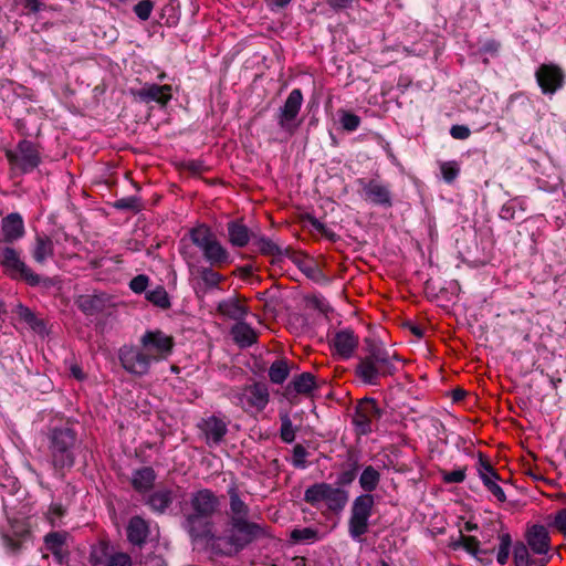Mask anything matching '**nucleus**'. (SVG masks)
<instances>
[{
    "label": "nucleus",
    "mask_w": 566,
    "mask_h": 566,
    "mask_svg": "<svg viewBox=\"0 0 566 566\" xmlns=\"http://www.w3.org/2000/svg\"><path fill=\"white\" fill-rule=\"evenodd\" d=\"M25 233L24 222L18 212L9 213L1 221L0 233V265L6 275L12 280L24 281L30 286L43 285L50 287L53 280L41 277L22 260L20 252L8 245L23 238Z\"/></svg>",
    "instance_id": "f257e3e1"
},
{
    "label": "nucleus",
    "mask_w": 566,
    "mask_h": 566,
    "mask_svg": "<svg viewBox=\"0 0 566 566\" xmlns=\"http://www.w3.org/2000/svg\"><path fill=\"white\" fill-rule=\"evenodd\" d=\"M399 360V356L390 353L381 340L366 337L354 374L364 385L377 386L381 379L398 371L396 363Z\"/></svg>",
    "instance_id": "f03ea898"
},
{
    "label": "nucleus",
    "mask_w": 566,
    "mask_h": 566,
    "mask_svg": "<svg viewBox=\"0 0 566 566\" xmlns=\"http://www.w3.org/2000/svg\"><path fill=\"white\" fill-rule=\"evenodd\" d=\"M266 528L249 520H228L222 535H219L213 552L222 556H235L252 543L268 537Z\"/></svg>",
    "instance_id": "7ed1b4c3"
},
{
    "label": "nucleus",
    "mask_w": 566,
    "mask_h": 566,
    "mask_svg": "<svg viewBox=\"0 0 566 566\" xmlns=\"http://www.w3.org/2000/svg\"><path fill=\"white\" fill-rule=\"evenodd\" d=\"M51 464L56 472L71 469L75 463L78 446L77 432L69 423L51 426L45 433Z\"/></svg>",
    "instance_id": "20e7f679"
},
{
    "label": "nucleus",
    "mask_w": 566,
    "mask_h": 566,
    "mask_svg": "<svg viewBox=\"0 0 566 566\" xmlns=\"http://www.w3.org/2000/svg\"><path fill=\"white\" fill-rule=\"evenodd\" d=\"M348 499V491L326 482L314 483L304 492L306 503L313 507H319L322 503H325L327 509L334 513L342 512Z\"/></svg>",
    "instance_id": "39448f33"
},
{
    "label": "nucleus",
    "mask_w": 566,
    "mask_h": 566,
    "mask_svg": "<svg viewBox=\"0 0 566 566\" xmlns=\"http://www.w3.org/2000/svg\"><path fill=\"white\" fill-rule=\"evenodd\" d=\"M181 527L188 534L193 545L210 546L213 551L218 534L212 517L184 512Z\"/></svg>",
    "instance_id": "423d86ee"
},
{
    "label": "nucleus",
    "mask_w": 566,
    "mask_h": 566,
    "mask_svg": "<svg viewBox=\"0 0 566 566\" xmlns=\"http://www.w3.org/2000/svg\"><path fill=\"white\" fill-rule=\"evenodd\" d=\"M374 505L373 494H360L353 501L348 520V533L353 539L360 541L361 536L368 532Z\"/></svg>",
    "instance_id": "0eeeda50"
},
{
    "label": "nucleus",
    "mask_w": 566,
    "mask_h": 566,
    "mask_svg": "<svg viewBox=\"0 0 566 566\" xmlns=\"http://www.w3.org/2000/svg\"><path fill=\"white\" fill-rule=\"evenodd\" d=\"M6 157L11 169L20 174H29L41 164L38 146L28 139L20 140L15 149L7 150Z\"/></svg>",
    "instance_id": "6e6552de"
},
{
    "label": "nucleus",
    "mask_w": 566,
    "mask_h": 566,
    "mask_svg": "<svg viewBox=\"0 0 566 566\" xmlns=\"http://www.w3.org/2000/svg\"><path fill=\"white\" fill-rule=\"evenodd\" d=\"M303 104V93L300 88H294L289 94L283 106L279 108L276 120L282 132L293 136L300 128L302 120L298 114Z\"/></svg>",
    "instance_id": "1a4fd4ad"
},
{
    "label": "nucleus",
    "mask_w": 566,
    "mask_h": 566,
    "mask_svg": "<svg viewBox=\"0 0 566 566\" xmlns=\"http://www.w3.org/2000/svg\"><path fill=\"white\" fill-rule=\"evenodd\" d=\"M118 358L123 368L135 376H144L148 374L150 365L155 361L151 354L139 346H123L119 348Z\"/></svg>",
    "instance_id": "9d476101"
},
{
    "label": "nucleus",
    "mask_w": 566,
    "mask_h": 566,
    "mask_svg": "<svg viewBox=\"0 0 566 566\" xmlns=\"http://www.w3.org/2000/svg\"><path fill=\"white\" fill-rule=\"evenodd\" d=\"M357 185L363 191L364 199L374 206L389 209L394 206L392 191L389 184H385L378 177L358 178Z\"/></svg>",
    "instance_id": "9b49d317"
},
{
    "label": "nucleus",
    "mask_w": 566,
    "mask_h": 566,
    "mask_svg": "<svg viewBox=\"0 0 566 566\" xmlns=\"http://www.w3.org/2000/svg\"><path fill=\"white\" fill-rule=\"evenodd\" d=\"M382 409L377 405L374 398H363L355 407L353 423L359 434H369L373 431L371 423L382 417Z\"/></svg>",
    "instance_id": "f8f14e48"
},
{
    "label": "nucleus",
    "mask_w": 566,
    "mask_h": 566,
    "mask_svg": "<svg viewBox=\"0 0 566 566\" xmlns=\"http://www.w3.org/2000/svg\"><path fill=\"white\" fill-rule=\"evenodd\" d=\"M140 345L151 354L155 361L166 359L172 352L175 340L172 336L160 329L147 331L140 338Z\"/></svg>",
    "instance_id": "ddd939ff"
},
{
    "label": "nucleus",
    "mask_w": 566,
    "mask_h": 566,
    "mask_svg": "<svg viewBox=\"0 0 566 566\" xmlns=\"http://www.w3.org/2000/svg\"><path fill=\"white\" fill-rule=\"evenodd\" d=\"M186 512L212 517L221 507L220 497L210 489H200L192 492L189 497Z\"/></svg>",
    "instance_id": "4468645a"
},
{
    "label": "nucleus",
    "mask_w": 566,
    "mask_h": 566,
    "mask_svg": "<svg viewBox=\"0 0 566 566\" xmlns=\"http://www.w3.org/2000/svg\"><path fill=\"white\" fill-rule=\"evenodd\" d=\"M535 77L541 91L545 95H553L564 86L565 73L560 66L553 63H544L538 66Z\"/></svg>",
    "instance_id": "2eb2a0df"
},
{
    "label": "nucleus",
    "mask_w": 566,
    "mask_h": 566,
    "mask_svg": "<svg viewBox=\"0 0 566 566\" xmlns=\"http://www.w3.org/2000/svg\"><path fill=\"white\" fill-rule=\"evenodd\" d=\"M270 394L268 386L264 382H254L248 385L242 389V392L238 396L239 403L248 409H255L262 411L269 403Z\"/></svg>",
    "instance_id": "dca6fc26"
},
{
    "label": "nucleus",
    "mask_w": 566,
    "mask_h": 566,
    "mask_svg": "<svg viewBox=\"0 0 566 566\" xmlns=\"http://www.w3.org/2000/svg\"><path fill=\"white\" fill-rule=\"evenodd\" d=\"M358 345L359 338L350 328L337 331L331 339L334 354L343 360L352 358Z\"/></svg>",
    "instance_id": "f3484780"
},
{
    "label": "nucleus",
    "mask_w": 566,
    "mask_h": 566,
    "mask_svg": "<svg viewBox=\"0 0 566 566\" xmlns=\"http://www.w3.org/2000/svg\"><path fill=\"white\" fill-rule=\"evenodd\" d=\"M69 533L64 531L50 532L44 536V546L49 551L54 560L60 565H67L70 560V552L66 545Z\"/></svg>",
    "instance_id": "a211bd4d"
},
{
    "label": "nucleus",
    "mask_w": 566,
    "mask_h": 566,
    "mask_svg": "<svg viewBox=\"0 0 566 566\" xmlns=\"http://www.w3.org/2000/svg\"><path fill=\"white\" fill-rule=\"evenodd\" d=\"M449 547L453 551H458L460 548L464 549L468 554L472 555L476 560L483 563L484 565H491L492 559L489 557H483L484 555H490L494 552V549H483L480 547V541L475 536L464 535L461 531L457 539H452L449 544Z\"/></svg>",
    "instance_id": "6ab92c4d"
},
{
    "label": "nucleus",
    "mask_w": 566,
    "mask_h": 566,
    "mask_svg": "<svg viewBox=\"0 0 566 566\" xmlns=\"http://www.w3.org/2000/svg\"><path fill=\"white\" fill-rule=\"evenodd\" d=\"M134 95L144 103L156 102L161 106L167 105V103L171 99V86L168 84L158 85V84H145L138 91L134 93Z\"/></svg>",
    "instance_id": "aec40b11"
},
{
    "label": "nucleus",
    "mask_w": 566,
    "mask_h": 566,
    "mask_svg": "<svg viewBox=\"0 0 566 566\" xmlns=\"http://www.w3.org/2000/svg\"><path fill=\"white\" fill-rule=\"evenodd\" d=\"M316 387V377L312 373H302L285 387L284 397L292 401L297 395H311Z\"/></svg>",
    "instance_id": "412c9836"
},
{
    "label": "nucleus",
    "mask_w": 566,
    "mask_h": 566,
    "mask_svg": "<svg viewBox=\"0 0 566 566\" xmlns=\"http://www.w3.org/2000/svg\"><path fill=\"white\" fill-rule=\"evenodd\" d=\"M229 496V511L227 512L228 520H249L250 507L245 503L242 493L235 483L228 488Z\"/></svg>",
    "instance_id": "4be33fe9"
},
{
    "label": "nucleus",
    "mask_w": 566,
    "mask_h": 566,
    "mask_svg": "<svg viewBox=\"0 0 566 566\" xmlns=\"http://www.w3.org/2000/svg\"><path fill=\"white\" fill-rule=\"evenodd\" d=\"M199 428L205 433L207 442L213 444H219L228 432L227 422L217 416L202 419Z\"/></svg>",
    "instance_id": "5701e85b"
},
{
    "label": "nucleus",
    "mask_w": 566,
    "mask_h": 566,
    "mask_svg": "<svg viewBox=\"0 0 566 566\" xmlns=\"http://www.w3.org/2000/svg\"><path fill=\"white\" fill-rule=\"evenodd\" d=\"M526 545L534 554H546L551 548L548 531L543 525H533L526 533Z\"/></svg>",
    "instance_id": "b1692460"
},
{
    "label": "nucleus",
    "mask_w": 566,
    "mask_h": 566,
    "mask_svg": "<svg viewBox=\"0 0 566 566\" xmlns=\"http://www.w3.org/2000/svg\"><path fill=\"white\" fill-rule=\"evenodd\" d=\"M149 532L148 523L143 517L135 515L129 520L126 527L127 541L133 546L142 548L147 542Z\"/></svg>",
    "instance_id": "393cba45"
},
{
    "label": "nucleus",
    "mask_w": 566,
    "mask_h": 566,
    "mask_svg": "<svg viewBox=\"0 0 566 566\" xmlns=\"http://www.w3.org/2000/svg\"><path fill=\"white\" fill-rule=\"evenodd\" d=\"M229 242L234 248H244L255 238V233L242 222V220H232L227 224Z\"/></svg>",
    "instance_id": "a878e982"
},
{
    "label": "nucleus",
    "mask_w": 566,
    "mask_h": 566,
    "mask_svg": "<svg viewBox=\"0 0 566 566\" xmlns=\"http://www.w3.org/2000/svg\"><path fill=\"white\" fill-rule=\"evenodd\" d=\"M33 260L39 264H44L48 259L54 255V244L52 239L44 233H36L31 249Z\"/></svg>",
    "instance_id": "bb28decb"
},
{
    "label": "nucleus",
    "mask_w": 566,
    "mask_h": 566,
    "mask_svg": "<svg viewBox=\"0 0 566 566\" xmlns=\"http://www.w3.org/2000/svg\"><path fill=\"white\" fill-rule=\"evenodd\" d=\"M360 469L359 458L355 452L349 451L343 470L338 473L335 485L343 489L350 485L357 478Z\"/></svg>",
    "instance_id": "cd10ccee"
},
{
    "label": "nucleus",
    "mask_w": 566,
    "mask_h": 566,
    "mask_svg": "<svg viewBox=\"0 0 566 566\" xmlns=\"http://www.w3.org/2000/svg\"><path fill=\"white\" fill-rule=\"evenodd\" d=\"M174 492L169 489H158L155 492L150 493L146 500V504L150 507V510L158 514H164L167 509L174 502Z\"/></svg>",
    "instance_id": "c85d7f7f"
},
{
    "label": "nucleus",
    "mask_w": 566,
    "mask_h": 566,
    "mask_svg": "<svg viewBox=\"0 0 566 566\" xmlns=\"http://www.w3.org/2000/svg\"><path fill=\"white\" fill-rule=\"evenodd\" d=\"M207 262L214 266H221L230 262V254L227 249L216 238L202 251Z\"/></svg>",
    "instance_id": "c756f323"
},
{
    "label": "nucleus",
    "mask_w": 566,
    "mask_h": 566,
    "mask_svg": "<svg viewBox=\"0 0 566 566\" xmlns=\"http://www.w3.org/2000/svg\"><path fill=\"white\" fill-rule=\"evenodd\" d=\"M106 295L105 294H93V295H81L76 304L78 308L86 315H96L102 313L106 307Z\"/></svg>",
    "instance_id": "7c9ffc66"
},
{
    "label": "nucleus",
    "mask_w": 566,
    "mask_h": 566,
    "mask_svg": "<svg viewBox=\"0 0 566 566\" xmlns=\"http://www.w3.org/2000/svg\"><path fill=\"white\" fill-rule=\"evenodd\" d=\"M30 535L29 530H27L23 525L13 526L11 533H6L2 535V544L6 549L11 554H17L20 552L22 547L23 541Z\"/></svg>",
    "instance_id": "2f4dec72"
},
{
    "label": "nucleus",
    "mask_w": 566,
    "mask_h": 566,
    "mask_svg": "<svg viewBox=\"0 0 566 566\" xmlns=\"http://www.w3.org/2000/svg\"><path fill=\"white\" fill-rule=\"evenodd\" d=\"M14 313L20 321L24 322L35 333L44 334L46 332L45 322L42 318H39L31 308L22 303H19L15 306Z\"/></svg>",
    "instance_id": "473e14b6"
},
{
    "label": "nucleus",
    "mask_w": 566,
    "mask_h": 566,
    "mask_svg": "<svg viewBox=\"0 0 566 566\" xmlns=\"http://www.w3.org/2000/svg\"><path fill=\"white\" fill-rule=\"evenodd\" d=\"M156 473L150 467H143L133 472L132 485L137 492L149 491L155 483Z\"/></svg>",
    "instance_id": "72a5a7b5"
},
{
    "label": "nucleus",
    "mask_w": 566,
    "mask_h": 566,
    "mask_svg": "<svg viewBox=\"0 0 566 566\" xmlns=\"http://www.w3.org/2000/svg\"><path fill=\"white\" fill-rule=\"evenodd\" d=\"M253 245H255L263 255L292 258V249L290 247L282 249L266 237H258L255 234Z\"/></svg>",
    "instance_id": "f704fd0d"
},
{
    "label": "nucleus",
    "mask_w": 566,
    "mask_h": 566,
    "mask_svg": "<svg viewBox=\"0 0 566 566\" xmlns=\"http://www.w3.org/2000/svg\"><path fill=\"white\" fill-rule=\"evenodd\" d=\"M113 552L111 543L101 539L97 544L91 546L88 562L92 566H105Z\"/></svg>",
    "instance_id": "c9c22d12"
},
{
    "label": "nucleus",
    "mask_w": 566,
    "mask_h": 566,
    "mask_svg": "<svg viewBox=\"0 0 566 566\" xmlns=\"http://www.w3.org/2000/svg\"><path fill=\"white\" fill-rule=\"evenodd\" d=\"M218 312L234 321L243 319L248 314V308L240 304L237 298L223 300L218 304Z\"/></svg>",
    "instance_id": "e433bc0d"
},
{
    "label": "nucleus",
    "mask_w": 566,
    "mask_h": 566,
    "mask_svg": "<svg viewBox=\"0 0 566 566\" xmlns=\"http://www.w3.org/2000/svg\"><path fill=\"white\" fill-rule=\"evenodd\" d=\"M231 335L240 347H249L258 338L254 329L249 324L242 322L232 327Z\"/></svg>",
    "instance_id": "4c0bfd02"
},
{
    "label": "nucleus",
    "mask_w": 566,
    "mask_h": 566,
    "mask_svg": "<svg viewBox=\"0 0 566 566\" xmlns=\"http://www.w3.org/2000/svg\"><path fill=\"white\" fill-rule=\"evenodd\" d=\"M380 476V472L373 465H367L363 469L358 482L359 486L365 492L364 494H371V492L378 488Z\"/></svg>",
    "instance_id": "58836bf2"
},
{
    "label": "nucleus",
    "mask_w": 566,
    "mask_h": 566,
    "mask_svg": "<svg viewBox=\"0 0 566 566\" xmlns=\"http://www.w3.org/2000/svg\"><path fill=\"white\" fill-rule=\"evenodd\" d=\"M191 242L201 251L211 243L217 237L206 224H200L189 231Z\"/></svg>",
    "instance_id": "ea45409f"
},
{
    "label": "nucleus",
    "mask_w": 566,
    "mask_h": 566,
    "mask_svg": "<svg viewBox=\"0 0 566 566\" xmlns=\"http://www.w3.org/2000/svg\"><path fill=\"white\" fill-rule=\"evenodd\" d=\"M290 366L286 359H276L269 368V378L275 385L283 384L290 375Z\"/></svg>",
    "instance_id": "a19ab883"
},
{
    "label": "nucleus",
    "mask_w": 566,
    "mask_h": 566,
    "mask_svg": "<svg viewBox=\"0 0 566 566\" xmlns=\"http://www.w3.org/2000/svg\"><path fill=\"white\" fill-rule=\"evenodd\" d=\"M497 538L500 543L496 551V562L501 566H504L509 562L511 549L513 548L514 544L510 533H501L499 534Z\"/></svg>",
    "instance_id": "79ce46f5"
},
{
    "label": "nucleus",
    "mask_w": 566,
    "mask_h": 566,
    "mask_svg": "<svg viewBox=\"0 0 566 566\" xmlns=\"http://www.w3.org/2000/svg\"><path fill=\"white\" fill-rule=\"evenodd\" d=\"M146 300L163 310H167L171 306L169 295L163 285H158L154 290L146 292Z\"/></svg>",
    "instance_id": "37998d69"
},
{
    "label": "nucleus",
    "mask_w": 566,
    "mask_h": 566,
    "mask_svg": "<svg viewBox=\"0 0 566 566\" xmlns=\"http://www.w3.org/2000/svg\"><path fill=\"white\" fill-rule=\"evenodd\" d=\"M512 553L515 566H532L535 563L531 558L528 546L522 541L514 543Z\"/></svg>",
    "instance_id": "c03bdc74"
},
{
    "label": "nucleus",
    "mask_w": 566,
    "mask_h": 566,
    "mask_svg": "<svg viewBox=\"0 0 566 566\" xmlns=\"http://www.w3.org/2000/svg\"><path fill=\"white\" fill-rule=\"evenodd\" d=\"M294 264L310 279H316L321 275V270L312 260H305L295 254L292 250V258H290Z\"/></svg>",
    "instance_id": "a18cd8bd"
},
{
    "label": "nucleus",
    "mask_w": 566,
    "mask_h": 566,
    "mask_svg": "<svg viewBox=\"0 0 566 566\" xmlns=\"http://www.w3.org/2000/svg\"><path fill=\"white\" fill-rule=\"evenodd\" d=\"M201 281L207 289H216L224 280V276L210 266H201L198 270Z\"/></svg>",
    "instance_id": "49530a36"
},
{
    "label": "nucleus",
    "mask_w": 566,
    "mask_h": 566,
    "mask_svg": "<svg viewBox=\"0 0 566 566\" xmlns=\"http://www.w3.org/2000/svg\"><path fill=\"white\" fill-rule=\"evenodd\" d=\"M163 17L166 18L167 25H176L180 19L179 0H168V3L163 8Z\"/></svg>",
    "instance_id": "de8ad7c7"
},
{
    "label": "nucleus",
    "mask_w": 566,
    "mask_h": 566,
    "mask_svg": "<svg viewBox=\"0 0 566 566\" xmlns=\"http://www.w3.org/2000/svg\"><path fill=\"white\" fill-rule=\"evenodd\" d=\"M338 116H339V123L344 130L354 132L360 125V117L349 111L339 109Z\"/></svg>",
    "instance_id": "09e8293b"
},
{
    "label": "nucleus",
    "mask_w": 566,
    "mask_h": 566,
    "mask_svg": "<svg viewBox=\"0 0 566 566\" xmlns=\"http://www.w3.org/2000/svg\"><path fill=\"white\" fill-rule=\"evenodd\" d=\"M280 437L285 443H292L295 440V429L287 413L281 415Z\"/></svg>",
    "instance_id": "8fccbe9b"
},
{
    "label": "nucleus",
    "mask_w": 566,
    "mask_h": 566,
    "mask_svg": "<svg viewBox=\"0 0 566 566\" xmlns=\"http://www.w3.org/2000/svg\"><path fill=\"white\" fill-rule=\"evenodd\" d=\"M500 480V475H497V478L490 479L486 476H482L483 485L488 489V491H490L499 502H505V492L503 491L502 486L497 484V481Z\"/></svg>",
    "instance_id": "3c124183"
},
{
    "label": "nucleus",
    "mask_w": 566,
    "mask_h": 566,
    "mask_svg": "<svg viewBox=\"0 0 566 566\" xmlns=\"http://www.w3.org/2000/svg\"><path fill=\"white\" fill-rule=\"evenodd\" d=\"M476 471L481 480L482 476H486L490 479L497 478L499 475L497 471L493 468V465L490 463V461L484 457L482 452H479Z\"/></svg>",
    "instance_id": "603ef678"
},
{
    "label": "nucleus",
    "mask_w": 566,
    "mask_h": 566,
    "mask_svg": "<svg viewBox=\"0 0 566 566\" xmlns=\"http://www.w3.org/2000/svg\"><path fill=\"white\" fill-rule=\"evenodd\" d=\"M17 2L22 7L24 13L28 15H35L48 8L45 0H17Z\"/></svg>",
    "instance_id": "864d4df0"
},
{
    "label": "nucleus",
    "mask_w": 566,
    "mask_h": 566,
    "mask_svg": "<svg viewBox=\"0 0 566 566\" xmlns=\"http://www.w3.org/2000/svg\"><path fill=\"white\" fill-rule=\"evenodd\" d=\"M440 171L446 182H453L460 172V167L457 161H446L440 165Z\"/></svg>",
    "instance_id": "5fc2aeb1"
},
{
    "label": "nucleus",
    "mask_w": 566,
    "mask_h": 566,
    "mask_svg": "<svg viewBox=\"0 0 566 566\" xmlns=\"http://www.w3.org/2000/svg\"><path fill=\"white\" fill-rule=\"evenodd\" d=\"M114 208L118 210L139 211L142 209V202L138 197L130 196L116 200Z\"/></svg>",
    "instance_id": "6e6d98bb"
},
{
    "label": "nucleus",
    "mask_w": 566,
    "mask_h": 566,
    "mask_svg": "<svg viewBox=\"0 0 566 566\" xmlns=\"http://www.w3.org/2000/svg\"><path fill=\"white\" fill-rule=\"evenodd\" d=\"M153 9H154V1H151V0H140L133 7L134 13L142 21H146L150 18Z\"/></svg>",
    "instance_id": "4d7b16f0"
},
{
    "label": "nucleus",
    "mask_w": 566,
    "mask_h": 566,
    "mask_svg": "<svg viewBox=\"0 0 566 566\" xmlns=\"http://www.w3.org/2000/svg\"><path fill=\"white\" fill-rule=\"evenodd\" d=\"M105 566H133V559L128 553L113 552Z\"/></svg>",
    "instance_id": "13d9d810"
},
{
    "label": "nucleus",
    "mask_w": 566,
    "mask_h": 566,
    "mask_svg": "<svg viewBox=\"0 0 566 566\" xmlns=\"http://www.w3.org/2000/svg\"><path fill=\"white\" fill-rule=\"evenodd\" d=\"M465 467L453 471H442V481L447 484L461 483L465 479Z\"/></svg>",
    "instance_id": "bf43d9fd"
},
{
    "label": "nucleus",
    "mask_w": 566,
    "mask_h": 566,
    "mask_svg": "<svg viewBox=\"0 0 566 566\" xmlns=\"http://www.w3.org/2000/svg\"><path fill=\"white\" fill-rule=\"evenodd\" d=\"M316 536L317 532L310 527L295 528L291 532V538L297 543L314 539Z\"/></svg>",
    "instance_id": "052dcab7"
},
{
    "label": "nucleus",
    "mask_w": 566,
    "mask_h": 566,
    "mask_svg": "<svg viewBox=\"0 0 566 566\" xmlns=\"http://www.w3.org/2000/svg\"><path fill=\"white\" fill-rule=\"evenodd\" d=\"M149 277L145 274H139L133 277L129 282V287L135 293H143L148 286Z\"/></svg>",
    "instance_id": "680f3d73"
},
{
    "label": "nucleus",
    "mask_w": 566,
    "mask_h": 566,
    "mask_svg": "<svg viewBox=\"0 0 566 566\" xmlns=\"http://www.w3.org/2000/svg\"><path fill=\"white\" fill-rule=\"evenodd\" d=\"M307 450L302 444H296L293 449V463L296 468H305Z\"/></svg>",
    "instance_id": "e2e57ef3"
},
{
    "label": "nucleus",
    "mask_w": 566,
    "mask_h": 566,
    "mask_svg": "<svg viewBox=\"0 0 566 566\" xmlns=\"http://www.w3.org/2000/svg\"><path fill=\"white\" fill-rule=\"evenodd\" d=\"M470 134H471V130L465 125H453L450 128V135L454 139L464 140V139L469 138Z\"/></svg>",
    "instance_id": "0e129e2a"
},
{
    "label": "nucleus",
    "mask_w": 566,
    "mask_h": 566,
    "mask_svg": "<svg viewBox=\"0 0 566 566\" xmlns=\"http://www.w3.org/2000/svg\"><path fill=\"white\" fill-rule=\"evenodd\" d=\"M554 526L566 536V509H562L556 513Z\"/></svg>",
    "instance_id": "69168bd1"
},
{
    "label": "nucleus",
    "mask_w": 566,
    "mask_h": 566,
    "mask_svg": "<svg viewBox=\"0 0 566 566\" xmlns=\"http://www.w3.org/2000/svg\"><path fill=\"white\" fill-rule=\"evenodd\" d=\"M334 11H343L352 8L354 0H325Z\"/></svg>",
    "instance_id": "338daca9"
},
{
    "label": "nucleus",
    "mask_w": 566,
    "mask_h": 566,
    "mask_svg": "<svg viewBox=\"0 0 566 566\" xmlns=\"http://www.w3.org/2000/svg\"><path fill=\"white\" fill-rule=\"evenodd\" d=\"M313 306L321 313L327 315L332 311L329 304L323 297H314L312 300Z\"/></svg>",
    "instance_id": "774afa93"
}]
</instances>
